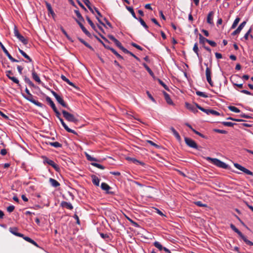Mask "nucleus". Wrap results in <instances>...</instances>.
<instances>
[{
	"label": "nucleus",
	"instance_id": "f8f14e48",
	"mask_svg": "<svg viewBox=\"0 0 253 253\" xmlns=\"http://www.w3.org/2000/svg\"><path fill=\"white\" fill-rule=\"evenodd\" d=\"M31 72L33 79L38 84H42V85H43L41 81L40 77H39L37 73L35 72L34 68L32 70Z\"/></svg>",
	"mask_w": 253,
	"mask_h": 253
},
{
	"label": "nucleus",
	"instance_id": "774afa93",
	"mask_svg": "<svg viewBox=\"0 0 253 253\" xmlns=\"http://www.w3.org/2000/svg\"><path fill=\"white\" fill-rule=\"evenodd\" d=\"M208 43L212 47H215L216 46V43L214 41L209 40Z\"/></svg>",
	"mask_w": 253,
	"mask_h": 253
},
{
	"label": "nucleus",
	"instance_id": "3c124183",
	"mask_svg": "<svg viewBox=\"0 0 253 253\" xmlns=\"http://www.w3.org/2000/svg\"><path fill=\"white\" fill-rule=\"evenodd\" d=\"M186 106L188 109L192 110L193 112H195V111L197 112V110H196V108L194 106L188 103H186Z\"/></svg>",
	"mask_w": 253,
	"mask_h": 253
},
{
	"label": "nucleus",
	"instance_id": "4be33fe9",
	"mask_svg": "<svg viewBox=\"0 0 253 253\" xmlns=\"http://www.w3.org/2000/svg\"><path fill=\"white\" fill-rule=\"evenodd\" d=\"M92 178V182L96 186H98L99 185L100 179L95 175L91 176Z\"/></svg>",
	"mask_w": 253,
	"mask_h": 253
},
{
	"label": "nucleus",
	"instance_id": "cd10ccee",
	"mask_svg": "<svg viewBox=\"0 0 253 253\" xmlns=\"http://www.w3.org/2000/svg\"><path fill=\"white\" fill-rule=\"evenodd\" d=\"M18 50L20 52V53L28 60L29 62H32V59L23 50H22L19 48H18Z\"/></svg>",
	"mask_w": 253,
	"mask_h": 253
},
{
	"label": "nucleus",
	"instance_id": "f704fd0d",
	"mask_svg": "<svg viewBox=\"0 0 253 253\" xmlns=\"http://www.w3.org/2000/svg\"><path fill=\"white\" fill-rule=\"evenodd\" d=\"M199 42L200 43L204 44L205 42H207L209 40L205 37H204L201 34H199Z\"/></svg>",
	"mask_w": 253,
	"mask_h": 253
},
{
	"label": "nucleus",
	"instance_id": "8fccbe9b",
	"mask_svg": "<svg viewBox=\"0 0 253 253\" xmlns=\"http://www.w3.org/2000/svg\"><path fill=\"white\" fill-rule=\"evenodd\" d=\"M158 81L159 83V84L164 87L165 89H166L168 91H169V88L168 86L161 80L158 79Z\"/></svg>",
	"mask_w": 253,
	"mask_h": 253
},
{
	"label": "nucleus",
	"instance_id": "f257e3e1",
	"mask_svg": "<svg viewBox=\"0 0 253 253\" xmlns=\"http://www.w3.org/2000/svg\"><path fill=\"white\" fill-rule=\"evenodd\" d=\"M99 34V36L104 40V41H102L100 38H99L96 35H94L93 36L98 40V41L100 42L103 46L108 49H109L112 51L113 53H114L119 59H123V57L120 54H119L117 51L112 47H111L107 43H108V40L104 37L102 35L100 34V33H97Z\"/></svg>",
	"mask_w": 253,
	"mask_h": 253
},
{
	"label": "nucleus",
	"instance_id": "603ef678",
	"mask_svg": "<svg viewBox=\"0 0 253 253\" xmlns=\"http://www.w3.org/2000/svg\"><path fill=\"white\" fill-rule=\"evenodd\" d=\"M193 50L194 51V52L197 54V55L199 57V49L198 47V43L197 42L194 44Z\"/></svg>",
	"mask_w": 253,
	"mask_h": 253
},
{
	"label": "nucleus",
	"instance_id": "bf43d9fd",
	"mask_svg": "<svg viewBox=\"0 0 253 253\" xmlns=\"http://www.w3.org/2000/svg\"><path fill=\"white\" fill-rule=\"evenodd\" d=\"M193 132H194L195 134H196L198 135L199 136H201V137H202V138H205V139H207V138H208V137H207V136H206L204 135V134H202L201 133H200V132H199V131H197V130H195H195H193Z\"/></svg>",
	"mask_w": 253,
	"mask_h": 253
},
{
	"label": "nucleus",
	"instance_id": "e2e57ef3",
	"mask_svg": "<svg viewBox=\"0 0 253 253\" xmlns=\"http://www.w3.org/2000/svg\"><path fill=\"white\" fill-rule=\"evenodd\" d=\"M147 142L148 143L150 144L152 146H153L157 148H160V146H159L157 144L155 143L154 142H153L151 140H147Z\"/></svg>",
	"mask_w": 253,
	"mask_h": 253
},
{
	"label": "nucleus",
	"instance_id": "aec40b11",
	"mask_svg": "<svg viewBox=\"0 0 253 253\" xmlns=\"http://www.w3.org/2000/svg\"><path fill=\"white\" fill-rule=\"evenodd\" d=\"M63 127L64 128V129L68 132H70L72 133H73L74 134H77V133L74 130L71 128H70L64 122L63 123H61Z\"/></svg>",
	"mask_w": 253,
	"mask_h": 253
},
{
	"label": "nucleus",
	"instance_id": "2f4dec72",
	"mask_svg": "<svg viewBox=\"0 0 253 253\" xmlns=\"http://www.w3.org/2000/svg\"><path fill=\"white\" fill-rule=\"evenodd\" d=\"M85 155L86 158V159L89 161H91V162H92V161L98 162V160L97 159L91 157L89 154H88L86 152H85Z\"/></svg>",
	"mask_w": 253,
	"mask_h": 253
},
{
	"label": "nucleus",
	"instance_id": "f3484780",
	"mask_svg": "<svg viewBox=\"0 0 253 253\" xmlns=\"http://www.w3.org/2000/svg\"><path fill=\"white\" fill-rule=\"evenodd\" d=\"M61 206L62 208H66L67 209L72 210L73 209V207L70 203H68L65 201H62L61 203Z\"/></svg>",
	"mask_w": 253,
	"mask_h": 253
},
{
	"label": "nucleus",
	"instance_id": "6e6552de",
	"mask_svg": "<svg viewBox=\"0 0 253 253\" xmlns=\"http://www.w3.org/2000/svg\"><path fill=\"white\" fill-rule=\"evenodd\" d=\"M184 141L186 145L189 147L196 149H198V145L195 141L192 139L186 137L184 138Z\"/></svg>",
	"mask_w": 253,
	"mask_h": 253
},
{
	"label": "nucleus",
	"instance_id": "a19ab883",
	"mask_svg": "<svg viewBox=\"0 0 253 253\" xmlns=\"http://www.w3.org/2000/svg\"><path fill=\"white\" fill-rule=\"evenodd\" d=\"M24 81L26 83L29 84L31 87H35V85L30 80V79L28 77H25L24 78Z\"/></svg>",
	"mask_w": 253,
	"mask_h": 253
},
{
	"label": "nucleus",
	"instance_id": "a18cd8bd",
	"mask_svg": "<svg viewBox=\"0 0 253 253\" xmlns=\"http://www.w3.org/2000/svg\"><path fill=\"white\" fill-rule=\"evenodd\" d=\"M240 20V18L237 17L235 19V20H234V22H233V23L231 28L232 29H234L237 26L238 24L239 23Z\"/></svg>",
	"mask_w": 253,
	"mask_h": 253
},
{
	"label": "nucleus",
	"instance_id": "6e6d98bb",
	"mask_svg": "<svg viewBox=\"0 0 253 253\" xmlns=\"http://www.w3.org/2000/svg\"><path fill=\"white\" fill-rule=\"evenodd\" d=\"M210 114H211L213 116H216L220 115V114L219 112H218L216 111L212 110V109H210Z\"/></svg>",
	"mask_w": 253,
	"mask_h": 253
},
{
	"label": "nucleus",
	"instance_id": "4468645a",
	"mask_svg": "<svg viewBox=\"0 0 253 253\" xmlns=\"http://www.w3.org/2000/svg\"><path fill=\"white\" fill-rule=\"evenodd\" d=\"M0 46L2 49V51L4 52V53L6 54V55L8 57V58L10 61H15L14 58H13L12 56L9 54L7 50L6 49V48L4 47V46L1 42H0Z\"/></svg>",
	"mask_w": 253,
	"mask_h": 253
},
{
	"label": "nucleus",
	"instance_id": "72a5a7b5",
	"mask_svg": "<svg viewBox=\"0 0 253 253\" xmlns=\"http://www.w3.org/2000/svg\"><path fill=\"white\" fill-rule=\"evenodd\" d=\"M83 2L84 3V4L86 5V6L88 7V8L89 9V10L92 13H94V11L93 8L90 6V2L89 0H83Z\"/></svg>",
	"mask_w": 253,
	"mask_h": 253
},
{
	"label": "nucleus",
	"instance_id": "c85d7f7f",
	"mask_svg": "<svg viewBox=\"0 0 253 253\" xmlns=\"http://www.w3.org/2000/svg\"><path fill=\"white\" fill-rule=\"evenodd\" d=\"M61 78L63 81H64V82L67 83L68 84H69L70 85L74 87H76V86L72 82H70V80L69 79H68L65 76L62 75H61Z\"/></svg>",
	"mask_w": 253,
	"mask_h": 253
},
{
	"label": "nucleus",
	"instance_id": "58836bf2",
	"mask_svg": "<svg viewBox=\"0 0 253 253\" xmlns=\"http://www.w3.org/2000/svg\"><path fill=\"white\" fill-rule=\"evenodd\" d=\"M238 77L237 75H235L234 76H232L231 77V81L232 82V83H233V84L234 86H238V87L240 88H242L243 87V84H236V83H234L233 81H232V80L235 77Z\"/></svg>",
	"mask_w": 253,
	"mask_h": 253
},
{
	"label": "nucleus",
	"instance_id": "052dcab7",
	"mask_svg": "<svg viewBox=\"0 0 253 253\" xmlns=\"http://www.w3.org/2000/svg\"><path fill=\"white\" fill-rule=\"evenodd\" d=\"M125 53L126 54H129L130 55H131V56L134 57L135 59H136L137 61H140V59L138 57H137L136 55H135L133 53L128 51L127 49V52H125Z\"/></svg>",
	"mask_w": 253,
	"mask_h": 253
},
{
	"label": "nucleus",
	"instance_id": "c9c22d12",
	"mask_svg": "<svg viewBox=\"0 0 253 253\" xmlns=\"http://www.w3.org/2000/svg\"><path fill=\"white\" fill-rule=\"evenodd\" d=\"M228 108L230 111L235 113H240L241 112L238 108L233 106H229Z\"/></svg>",
	"mask_w": 253,
	"mask_h": 253
},
{
	"label": "nucleus",
	"instance_id": "c756f323",
	"mask_svg": "<svg viewBox=\"0 0 253 253\" xmlns=\"http://www.w3.org/2000/svg\"><path fill=\"white\" fill-rule=\"evenodd\" d=\"M78 39L86 47L89 48L90 49H91L92 51L94 50L93 48L91 45H90L87 42H86L83 39L80 38H78Z\"/></svg>",
	"mask_w": 253,
	"mask_h": 253
},
{
	"label": "nucleus",
	"instance_id": "338daca9",
	"mask_svg": "<svg viewBox=\"0 0 253 253\" xmlns=\"http://www.w3.org/2000/svg\"><path fill=\"white\" fill-rule=\"evenodd\" d=\"M100 235L101 238L103 239H107L109 238V236L107 234H104L103 233H100Z\"/></svg>",
	"mask_w": 253,
	"mask_h": 253
},
{
	"label": "nucleus",
	"instance_id": "37998d69",
	"mask_svg": "<svg viewBox=\"0 0 253 253\" xmlns=\"http://www.w3.org/2000/svg\"><path fill=\"white\" fill-rule=\"evenodd\" d=\"M116 45L118 47H119L121 50H122L124 53L127 52V49L123 46V45H122L121 43L120 42H117L116 44Z\"/></svg>",
	"mask_w": 253,
	"mask_h": 253
},
{
	"label": "nucleus",
	"instance_id": "a211bd4d",
	"mask_svg": "<svg viewBox=\"0 0 253 253\" xmlns=\"http://www.w3.org/2000/svg\"><path fill=\"white\" fill-rule=\"evenodd\" d=\"M45 3L46 7L47 9V10L48 11V13L51 14L52 15V17H53L55 15V14L52 8L51 4L47 1H45Z\"/></svg>",
	"mask_w": 253,
	"mask_h": 253
},
{
	"label": "nucleus",
	"instance_id": "f03ea898",
	"mask_svg": "<svg viewBox=\"0 0 253 253\" xmlns=\"http://www.w3.org/2000/svg\"><path fill=\"white\" fill-rule=\"evenodd\" d=\"M230 228L236 233L238 234V235L241 238V239L245 242V243L247 244L249 246H253V242L252 241L249 240L247 237L245 236L243 233L238 229H237L236 226L233 224H230Z\"/></svg>",
	"mask_w": 253,
	"mask_h": 253
},
{
	"label": "nucleus",
	"instance_id": "39448f33",
	"mask_svg": "<svg viewBox=\"0 0 253 253\" xmlns=\"http://www.w3.org/2000/svg\"><path fill=\"white\" fill-rule=\"evenodd\" d=\"M42 158L43 160L44 164L46 163L49 165L51 166L57 171H59L60 170V168L59 166L55 164L52 160L49 159L46 156H42Z\"/></svg>",
	"mask_w": 253,
	"mask_h": 253
},
{
	"label": "nucleus",
	"instance_id": "79ce46f5",
	"mask_svg": "<svg viewBox=\"0 0 253 253\" xmlns=\"http://www.w3.org/2000/svg\"><path fill=\"white\" fill-rule=\"evenodd\" d=\"M75 13H76L77 17L79 18V20L78 21H84L83 17H82L81 14L80 13V11L78 10H75Z\"/></svg>",
	"mask_w": 253,
	"mask_h": 253
},
{
	"label": "nucleus",
	"instance_id": "4c0bfd02",
	"mask_svg": "<svg viewBox=\"0 0 253 253\" xmlns=\"http://www.w3.org/2000/svg\"><path fill=\"white\" fill-rule=\"evenodd\" d=\"M126 8L127 9L128 11H129L131 13L132 16L134 18L137 19L134 10L132 7L126 6Z\"/></svg>",
	"mask_w": 253,
	"mask_h": 253
},
{
	"label": "nucleus",
	"instance_id": "dca6fc26",
	"mask_svg": "<svg viewBox=\"0 0 253 253\" xmlns=\"http://www.w3.org/2000/svg\"><path fill=\"white\" fill-rule=\"evenodd\" d=\"M9 231L13 235L18 237H23V234L18 232V228L16 227H10L9 229Z\"/></svg>",
	"mask_w": 253,
	"mask_h": 253
},
{
	"label": "nucleus",
	"instance_id": "bb28decb",
	"mask_svg": "<svg viewBox=\"0 0 253 253\" xmlns=\"http://www.w3.org/2000/svg\"><path fill=\"white\" fill-rule=\"evenodd\" d=\"M128 160L132 162L133 163L135 164H139L142 166L144 165V163L142 162L139 161L137 160V159L133 158H128L127 159Z\"/></svg>",
	"mask_w": 253,
	"mask_h": 253
},
{
	"label": "nucleus",
	"instance_id": "9b49d317",
	"mask_svg": "<svg viewBox=\"0 0 253 253\" xmlns=\"http://www.w3.org/2000/svg\"><path fill=\"white\" fill-rule=\"evenodd\" d=\"M101 189L106 191V193L110 195H114V192L111 191L112 187H111L108 184L102 182L101 184Z\"/></svg>",
	"mask_w": 253,
	"mask_h": 253
},
{
	"label": "nucleus",
	"instance_id": "2eb2a0df",
	"mask_svg": "<svg viewBox=\"0 0 253 253\" xmlns=\"http://www.w3.org/2000/svg\"><path fill=\"white\" fill-rule=\"evenodd\" d=\"M15 36L19 39L20 41H21L24 45H26L28 44V40L25 38L23 36H22L20 33H14Z\"/></svg>",
	"mask_w": 253,
	"mask_h": 253
},
{
	"label": "nucleus",
	"instance_id": "0e129e2a",
	"mask_svg": "<svg viewBox=\"0 0 253 253\" xmlns=\"http://www.w3.org/2000/svg\"><path fill=\"white\" fill-rule=\"evenodd\" d=\"M76 1L82 8H83L85 11H87L86 8L79 0H76Z\"/></svg>",
	"mask_w": 253,
	"mask_h": 253
},
{
	"label": "nucleus",
	"instance_id": "0eeeda50",
	"mask_svg": "<svg viewBox=\"0 0 253 253\" xmlns=\"http://www.w3.org/2000/svg\"><path fill=\"white\" fill-rule=\"evenodd\" d=\"M51 92L52 94H53V95L56 98L57 101L60 104H61L64 107L68 108V106H67V104L64 102L63 98L60 95H59L56 92H55L53 90H51Z\"/></svg>",
	"mask_w": 253,
	"mask_h": 253
},
{
	"label": "nucleus",
	"instance_id": "49530a36",
	"mask_svg": "<svg viewBox=\"0 0 253 253\" xmlns=\"http://www.w3.org/2000/svg\"><path fill=\"white\" fill-rule=\"evenodd\" d=\"M91 165L101 169H105V167L103 166L96 163H91Z\"/></svg>",
	"mask_w": 253,
	"mask_h": 253
},
{
	"label": "nucleus",
	"instance_id": "de8ad7c7",
	"mask_svg": "<svg viewBox=\"0 0 253 253\" xmlns=\"http://www.w3.org/2000/svg\"><path fill=\"white\" fill-rule=\"evenodd\" d=\"M196 93L197 95H198L199 96H201V97H205V98L208 97V95L203 92H201L200 91H197L196 92Z\"/></svg>",
	"mask_w": 253,
	"mask_h": 253
},
{
	"label": "nucleus",
	"instance_id": "ddd939ff",
	"mask_svg": "<svg viewBox=\"0 0 253 253\" xmlns=\"http://www.w3.org/2000/svg\"><path fill=\"white\" fill-rule=\"evenodd\" d=\"M13 75V73L11 71H7L6 72V76L10 80L12 81L14 83H15V84H17L19 85V80L17 78H16L15 77H12V76H10V75Z\"/></svg>",
	"mask_w": 253,
	"mask_h": 253
},
{
	"label": "nucleus",
	"instance_id": "20e7f679",
	"mask_svg": "<svg viewBox=\"0 0 253 253\" xmlns=\"http://www.w3.org/2000/svg\"><path fill=\"white\" fill-rule=\"evenodd\" d=\"M62 113L63 114V117L65 119L68 121V122H73L75 124H77L78 123L79 120L77 119L74 115L68 112L67 111L63 110L62 111Z\"/></svg>",
	"mask_w": 253,
	"mask_h": 253
},
{
	"label": "nucleus",
	"instance_id": "09e8293b",
	"mask_svg": "<svg viewBox=\"0 0 253 253\" xmlns=\"http://www.w3.org/2000/svg\"><path fill=\"white\" fill-rule=\"evenodd\" d=\"M221 123L224 126L229 127H232L234 125H235V124L229 122H222Z\"/></svg>",
	"mask_w": 253,
	"mask_h": 253
},
{
	"label": "nucleus",
	"instance_id": "69168bd1",
	"mask_svg": "<svg viewBox=\"0 0 253 253\" xmlns=\"http://www.w3.org/2000/svg\"><path fill=\"white\" fill-rule=\"evenodd\" d=\"M14 209H15V207L13 205H11V206L8 207L7 208L6 210L8 212H11L14 211Z\"/></svg>",
	"mask_w": 253,
	"mask_h": 253
},
{
	"label": "nucleus",
	"instance_id": "4d7b16f0",
	"mask_svg": "<svg viewBox=\"0 0 253 253\" xmlns=\"http://www.w3.org/2000/svg\"><path fill=\"white\" fill-rule=\"evenodd\" d=\"M139 21H140L141 24L144 27H145V28L146 29V30H148V27L147 26V25H146V24L145 23V22H144V21L141 18H139Z\"/></svg>",
	"mask_w": 253,
	"mask_h": 253
},
{
	"label": "nucleus",
	"instance_id": "864d4df0",
	"mask_svg": "<svg viewBox=\"0 0 253 253\" xmlns=\"http://www.w3.org/2000/svg\"><path fill=\"white\" fill-rule=\"evenodd\" d=\"M194 204L200 207H207V205L205 204H203L201 201H196L194 202Z\"/></svg>",
	"mask_w": 253,
	"mask_h": 253
},
{
	"label": "nucleus",
	"instance_id": "ea45409f",
	"mask_svg": "<svg viewBox=\"0 0 253 253\" xmlns=\"http://www.w3.org/2000/svg\"><path fill=\"white\" fill-rule=\"evenodd\" d=\"M154 245L155 247L158 248L160 251H162V250H164V248L165 247H163L162 245L158 241H155L154 243Z\"/></svg>",
	"mask_w": 253,
	"mask_h": 253
},
{
	"label": "nucleus",
	"instance_id": "e433bc0d",
	"mask_svg": "<svg viewBox=\"0 0 253 253\" xmlns=\"http://www.w3.org/2000/svg\"><path fill=\"white\" fill-rule=\"evenodd\" d=\"M86 20L94 31H96L95 26L88 16H86Z\"/></svg>",
	"mask_w": 253,
	"mask_h": 253
},
{
	"label": "nucleus",
	"instance_id": "9d476101",
	"mask_svg": "<svg viewBox=\"0 0 253 253\" xmlns=\"http://www.w3.org/2000/svg\"><path fill=\"white\" fill-rule=\"evenodd\" d=\"M234 166L236 168L242 171L245 173L250 175H253V173L251 171L242 166L240 164L238 163H234Z\"/></svg>",
	"mask_w": 253,
	"mask_h": 253
},
{
	"label": "nucleus",
	"instance_id": "13d9d810",
	"mask_svg": "<svg viewBox=\"0 0 253 253\" xmlns=\"http://www.w3.org/2000/svg\"><path fill=\"white\" fill-rule=\"evenodd\" d=\"M82 21H77V22L79 24L80 27L81 28L82 30H83V32H88L87 30L85 28V27L84 26V25L82 24Z\"/></svg>",
	"mask_w": 253,
	"mask_h": 253
},
{
	"label": "nucleus",
	"instance_id": "393cba45",
	"mask_svg": "<svg viewBox=\"0 0 253 253\" xmlns=\"http://www.w3.org/2000/svg\"><path fill=\"white\" fill-rule=\"evenodd\" d=\"M49 181L50 184L54 187H57L60 185V183L53 178H50Z\"/></svg>",
	"mask_w": 253,
	"mask_h": 253
},
{
	"label": "nucleus",
	"instance_id": "5fc2aeb1",
	"mask_svg": "<svg viewBox=\"0 0 253 253\" xmlns=\"http://www.w3.org/2000/svg\"><path fill=\"white\" fill-rule=\"evenodd\" d=\"M213 131L217 133H221V134H226L227 133V131L225 130H222L217 128H214L213 129Z\"/></svg>",
	"mask_w": 253,
	"mask_h": 253
},
{
	"label": "nucleus",
	"instance_id": "7ed1b4c3",
	"mask_svg": "<svg viewBox=\"0 0 253 253\" xmlns=\"http://www.w3.org/2000/svg\"><path fill=\"white\" fill-rule=\"evenodd\" d=\"M206 160L209 162H211L212 164L215 166L222 168L224 169H227L228 168V166L225 163L221 161L220 160L216 158H211V157H207Z\"/></svg>",
	"mask_w": 253,
	"mask_h": 253
},
{
	"label": "nucleus",
	"instance_id": "1a4fd4ad",
	"mask_svg": "<svg viewBox=\"0 0 253 253\" xmlns=\"http://www.w3.org/2000/svg\"><path fill=\"white\" fill-rule=\"evenodd\" d=\"M211 69L209 67H207L206 68V79H207V82L209 83L210 85L211 86H213V83L212 82V81L211 80Z\"/></svg>",
	"mask_w": 253,
	"mask_h": 253
},
{
	"label": "nucleus",
	"instance_id": "b1692460",
	"mask_svg": "<svg viewBox=\"0 0 253 253\" xmlns=\"http://www.w3.org/2000/svg\"><path fill=\"white\" fill-rule=\"evenodd\" d=\"M46 143L48 145H49L51 146H53L55 148H59L62 147V144L58 142H46Z\"/></svg>",
	"mask_w": 253,
	"mask_h": 253
},
{
	"label": "nucleus",
	"instance_id": "6ab92c4d",
	"mask_svg": "<svg viewBox=\"0 0 253 253\" xmlns=\"http://www.w3.org/2000/svg\"><path fill=\"white\" fill-rule=\"evenodd\" d=\"M21 237L23 238L25 241L31 243L35 246H36L37 247H39L38 244L35 241H34L33 240L31 239L30 238L27 237V236H25L24 235H23V236Z\"/></svg>",
	"mask_w": 253,
	"mask_h": 253
},
{
	"label": "nucleus",
	"instance_id": "680f3d73",
	"mask_svg": "<svg viewBox=\"0 0 253 253\" xmlns=\"http://www.w3.org/2000/svg\"><path fill=\"white\" fill-rule=\"evenodd\" d=\"M131 45L136 48L137 49H138V50H143V48L142 47H141L140 46H139V45L137 44L136 43H134V42H132L131 43Z\"/></svg>",
	"mask_w": 253,
	"mask_h": 253
},
{
	"label": "nucleus",
	"instance_id": "473e14b6",
	"mask_svg": "<svg viewBox=\"0 0 253 253\" xmlns=\"http://www.w3.org/2000/svg\"><path fill=\"white\" fill-rule=\"evenodd\" d=\"M170 130L172 132V133H173V135L175 136V137L177 138V139H178V140H180L181 138H180V136L179 134V133H178V132L173 127H171L170 128Z\"/></svg>",
	"mask_w": 253,
	"mask_h": 253
},
{
	"label": "nucleus",
	"instance_id": "c03bdc74",
	"mask_svg": "<svg viewBox=\"0 0 253 253\" xmlns=\"http://www.w3.org/2000/svg\"><path fill=\"white\" fill-rule=\"evenodd\" d=\"M246 24V21L243 22L239 25V26L238 27V28L235 31H234V32H240L243 29V27H244V26H245Z\"/></svg>",
	"mask_w": 253,
	"mask_h": 253
},
{
	"label": "nucleus",
	"instance_id": "412c9836",
	"mask_svg": "<svg viewBox=\"0 0 253 253\" xmlns=\"http://www.w3.org/2000/svg\"><path fill=\"white\" fill-rule=\"evenodd\" d=\"M214 14V12L211 11H210L207 16V22L210 24L213 23V16Z\"/></svg>",
	"mask_w": 253,
	"mask_h": 253
},
{
	"label": "nucleus",
	"instance_id": "7c9ffc66",
	"mask_svg": "<svg viewBox=\"0 0 253 253\" xmlns=\"http://www.w3.org/2000/svg\"><path fill=\"white\" fill-rule=\"evenodd\" d=\"M196 106L197 108H198L199 109H200L202 111L205 112L207 115H210V109H207L204 108L203 107H202L201 106H200L197 103H196Z\"/></svg>",
	"mask_w": 253,
	"mask_h": 253
},
{
	"label": "nucleus",
	"instance_id": "423d86ee",
	"mask_svg": "<svg viewBox=\"0 0 253 253\" xmlns=\"http://www.w3.org/2000/svg\"><path fill=\"white\" fill-rule=\"evenodd\" d=\"M23 96L26 99H27V100L29 101L30 102H31L32 103H33V104H34L35 105H36V106H37L38 107L42 108L44 106V105L42 103L39 102L38 101H37V100L34 99L33 96L31 93H30V94H28L27 96H26V95L23 94Z\"/></svg>",
	"mask_w": 253,
	"mask_h": 253
},
{
	"label": "nucleus",
	"instance_id": "5701e85b",
	"mask_svg": "<svg viewBox=\"0 0 253 253\" xmlns=\"http://www.w3.org/2000/svg\"><path fill=\"white\" fill-rule=\"evenodd\" d=\"M45 99L46 101L49 103L53 110H55L56 109V107L55 106V104L51 100V99L49 96H46Z\"/></svg>",
	"mask_w": 253,
	"mask_h": 253
},
{
	"label": "nucleus",
	"instance_id": "a878e982",
	"mask_svg": "<svg viewBox=\"0 0 253 253\" xmlns=\"http://www.w3.org/2000/svg\"><path fill=\"white\" fill-rule=\"evenodd\" d=\"M163 93L165 96V100L167 101V103L170 105L172 104L173 102L171 99H170L169 95L165 91H164Z\"/></svg>",
	"mask_w": 253,
	"mask_h": 253
}]
</instances>
